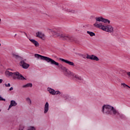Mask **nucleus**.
<instances>
[{
    "instance_id": "nucleus-1",
    "label": "nucleus",
    "mask_w": 130,
    "mask_h": 130,
    "mask_svg": "<svg viewBox=\"0 0 130 130\" xmlns=\"http://www.w3.org/2000/svg\"><path fill=\"white\" fill-rule=\"evenodd\" d=\"M102 112L106 115L118 116L120 118H124V115L121 114L114 107L109 105H104L102 108Z\"/></svg>"
},
{
    "instance_id": "nucleus-2",
    "label": "nucleus",
    "mask_w": 130,
    "mask_h": 130,
    "mask_svg": "<svg viewBox=\"0 0 130 130\" xmlns=\"http://www.w3.org/2000/svg\"><path fill=\"white\" fill-rule=\"evenodd\" d=\"M35 57H36L37 58H40V59H42V60H45V61H47V62L48 63H50L51 64L57 66V67H58V68L62 69V71H64L65 72L68 70V69H67L66 67H63V66L61 64L59 65V63H58V62L55 61L54 60L51 59V58H49V57L42 56L38 54H35Z\"/></svg>"
},
{
    "instance_id": "nucleus-3",
    "label": "nucleus",
    "mask_w": 130,
    "mask_h": 130,
    "mask_svg": "<svg viewBox=\"0 0 130 130\" xmlns=\"http://www.w3.org/2000/svg\"><path fill=\"white\" fill-rule=\"evenodd\" d=\"M93 26L96 27V28L101 29L103 31L109 32V33H112L113 32V27L111 25H104L102 23H98V22H95L93 24Z\"/></svg>"
},
{
    "instance_id": "nucleus-4",
    "label": "nucleus",
    "mask_w": 130,
    "mask_h": 130,
    "mask_svg": "<svg viewBox=\"0 0 130 130\" xmlns=\"http://www.w3.org/2000/svg\"><path fill=\"white\" fill-rule=\"evenodd\" d=\"M6 74L7 76L9 77H12L13 80H20L23 81L24 80H26V78L22 75V74H20L18 72H10L9 71H6Z\"/></svg>"
},
{
    "instance_id": "nucleus-5",
    "label": "nucleus",
    "mask_w": 130,
    "mask_h": 130,
    "mask_svg": "<svg viewBox=\"0 0 130 130\" xmlns=\"http://www.w3.org/2000/svg\"><path fill=\"white\" fill-rule=\"evenodd\" d=\"M54 35L60 37L63 40H68L69 41H73L74 38L70 37L69 35H67L63 33H58L55 31H53Z\"/></svg>"
},
{
    "instance_id": "nucleus-6",
    "label": "nucleus",
    "mask_w": 130,
    "mask_h": 130,
    "mask_svg": "<svg viewBox=\"0 0 130 130\" xmlns=\"http://www.w3.org/2000/svg\"><path fill=\"white\" fill-rule=\"evenodd\" d=\"M86 58L88 59H91V60H96V61H99V58L95 55L87 54Z\"/></svg>"
},
{
    "instance_id": "nucleus-7",
    "label": "nucleus",
    "mask_w": 130,
    "mask_h": 130,
    "mask_svg": "<svg viewBox=\"0 0 130 130\" xmlns=\"http://www.w3.org/2000/svg\"><path fill=\"white\" fill-rule=\"evenodd\" d=\"M25 61H26V59L21 60L20 61V63L23 69H27L28 68H29V67H30V65L26 63Z\"/></svg>"
},
{
    "instance_id": "nucleus-8",
    "label": "nucleus",
    "mask_w": 130,
    "mask_h": 130,
    "mask_svg": "<svg viewBox=\"0 0 130 130\" xmlns=\"http://www.w3.org/2000/svg\"><path fill=\"white\" fill-rule=\"evenodd\" d=\"M120 74L121 76L123 77V78H126L127 75V76H128V77H130V72H128L126 73V71H125V70H121L120 71Z\"/></svg>"
},
{
    "instance_id": "nucleus-9",
    "label": "nucleus",
    "mask_w": 130,
    "mask_h": 130,
    "mask_svg": "<svg viewBox=\"0 0 130 130\" xmlns=\"http://www.w3.org/2000/svg\"><path fill=\"white\" fill-rule=\"evenodd\" d=\"M59 60H61V61H63V62H65L66 63H67V64H69V66H72L73 67H75V64L73 63V62L69 61L68 60H66L61 58H60Z\"/></svg>"
},
{
    "instance_id": "nucleus-10",
    "label": "nucleus",
    "mask_w": 130,
    "mask_h": 130,
    "mask_svg": "<svg viewBox=\"0 0 130 130\" xmlns=\"http://www.w3.org/2000/svg\"><path fill=\"white\" fill-rule=\"evenodd\" d=\"M17 102H16V101H14V100H12L10 102V105L9 106V108L8 109V110H9L10 109V108H12V107H15V106H17Z\"/></svg>"
},
{
    "instance_id": "nucleus-11",
    "label": "nucleus",
    "mask_w": 130,
    "mask_h": 130,
    "mask_svg": "<svg viewBox=\"0 0 130 130\" xmlns=\"http://www.w3.org/2000/svg\"><path fill=\"white\" fill-rule=\"evenodd\" d=\"M48 110H49V104L48 102H46L44 107V113H47L48 112Z\"/></svg>"
},
{
    "instance_id": "nucleus-12",
    "label": "nucleus",
    "mask_w": 130,
    "mask_h": 130,
    "mask_svg": "<svg viewBox=\"0 0 130 130\" xmlns=\"http://www.w3.org/2000/svg\"><path fill=\"white\" fill-rule=\"evenodd\" d=\"M64 75L66 77H71V76H74V73L71 72L68 69H67L64 73Z\"/></svg>"
},
{
    "instance_id": "nucleus-13",
    "label": "nucleus",
    "mask_w": 130,
    "mask_h": 130,
    "mask_svg": "<svg viewBox=\"0 0 130 130\" xmlns=\"http://www.w3.org/2000/svg\"><path fill=\"white\" fill-rule=\"evenodd\" d=\"M29 40L31 42V43H33L35 45L36 47H38V46H39V43H38L37 41L31 39H29Z\"/></svg>"
},
{
    "instance_id": "nucleus-14",
    "label": "nucleus",
    "mask_w": 130,
    "mask_h": 130,
    "mask_svg": "<svg viewBox=\"0 0 130 130\" xmlns=\"http://www.w3.org/2000/svg\"><path fill=\"white\" fill-rule=\"evenodd\" d=\"M74 78L77 79L78 81H80V82H81V83H84V79H83V77L79 76V75H75Z\"/></svg>"
},
{
    "instance_id": "nucleus-15",
    "label": "nucleus",
    "mask_w": 130,
    "mask_h": 130,
    "mask_svg": "<svg viewBox=\"0 0 130 130\" xmlns=\"http://www.w3.org/2000/svg\"><path fill=\"white\" fill-rule=\"evenodd\" d=\"M36 37H38V38H41L42 39L43 37H44V35L42 32L38 31L36 33Z\"/></svg>"
},
{
    "instance_id": "nucleus-16",
    "label": "nucleus",
    "mask_w": 130,
    "mask_h": 130,
    "mask_svg": "<svg viewBox=\"0 0 130 130\" xmlns=\"http://www.w3.org/2000/svg\"><path fill=\"white\" fill-rule=\"evenodd\" d=\"M48 91H49V93L52 95H55V90L51 88H48Z\"/></svg>"
},
{
    "instance_id": "nucleus-17",
    "label": "nucleus",
    "mask_w": 130,
    "mask_h": 130,
    "mask_svg": "<svg viewBox=\"0 0 130 130\" xmlns=\"http://www.w3.org/2000/svg\"><path fill=\"white\" fill-rule=\"evenodd\" d=\"M96 22L95 23H98V22H103V17H95Z\"/></svg>"
},
{
    "instance_id": "nucleus-18",
    "label": "nucleus",
    "mask_w": 130,
    "mask_h": 130,
    "mask_svg": "<svg viewBox=\"0 0 130 130\" xmlns=\"http://www.w3.org/2000/svg\"><path fill=\"white\" fill-rule=\"evenodd\" d=\"M33 86V85L32 84V83H27L24 85H23L22 87L23 88H32V86Z\"/></svg>"
},
{
    "instance_id": "nucleus-19",
    "label": "nucleus",
    "mask_w": 130,
    "mask_h": 130,
    "mask_svg": "<svg viewBox=\"0 0 130 130\" xmlns=\"http://www.w3.org/2000/svg\"><path fill=\"white\" fill-rule=\"evenodd\" d=\"M103 22L106 23V24H110V21L107 19L103 18Z\"/></svg>"
},
{
    "instance_id": "nucleus-20",
    "label": "nucleus",
    "mask_w": 130,
    "mask_h": 130,
    "mask_svg": "<svg viewBox=\"0 0 130 130\" xmlns=\"http://www.w3.org/2000/svg\"><path fill=\"white\" fill-rule=\"evenodd\" d=\"M61 96L63 97V98H64L66 100L70 98V95L67 94H62Z\"/></svg>"
},
{
    "instance_id": "nucleus-21",
    "label": "nucleus",
    "mask_w": 130,
    "mask_h": 130,
    "mask_svg": "<svg viewBox=\"0 0 130 130\" xmlns=\"http://www.w3.org/2000/svg\"><path fill=\"white\" fill-rule=\"evenodd\" d=\"M87 34H89L91 37H93V36H95V33L92 32V31H87Z\"/></svg>"
},
{
    "instance_id": "nucleus-22",
    "label": "nucleus",
    "mask_w": 130,
    "mask_h": 130,
    "mask_svg": "<svg viewBox=\"0 0 130 130\" xmlns=\"http://www.w3.org/2000/svg\"><path fill=\"white\" fill-rule=\"evenodd\" d=\"M28 104L29 105H31L32 104V101H31V99H30V98H27L26 99Z\"/></svg>"
},
{
    "instance_id": "nucleus-23",
    "label": "nucleus",
    "mask_w": 130,
    "mask_h": 130,
    "mask_svg": "<svg viewBox=\"0 0 130 130\" xmlns=\"http://www.w3.org/2000/svg\"><path fill=\"white\" fill-rule=\"evenodd\" d=\"M66 11L67 12H69V13H72L73 14H75V13H76V11H75V10H73L71 9H67Z\"/></svg>"
},
{
    "instance_id": "nucleus-24",
    "label": "nucleus",
    "mask_w": 130,
    "mask_h": 130,
    "mask_svg": "<svg viewBox=\"0 0 130 130\" xmlns=\"http://www.w3.org/2000/svg\"><path fill=\"white\" fill-rule=\"evenodd\" d=\"M55 92L56 95H60V94H61V92H60L59 90L56 91Z\"/></svg>"
},
{
    "instance_id": "nucleus-25",
    "label": "nucleus",
    "mask_w": 130,
    "mask_h": 130,
    "mask_svg": "<svg viewBox=\"0 0 130 130\" xmlns=\"http://www.w3.org/2000/svg\"><path fill=\"white\" fill-rule=\"evenodd\" d=\"M0 101H6V99L3 98V97L0 95Z\"/></svg>"
},
{
    "instance_id": "nucleus-26",
    "label": "nucleus",
    "mask_w": 130,
    "mask_h": 130,
    "mask_svg": "<svg viewBox=\"0 0 130 130\" xmlns=\"http://www.w3.org/2000/svg\"><path fill=\"white\" fill-rule=\"evenodd\" d=\"M121 85L123 86L124 88H125V87H128V85L125 84V83H121Z\"/></svg>"
},
{
    "instance_id": "nucleus-27",
    "label": "nucleus",
    "mask_w": 130,
    "mask_h": 130,
    "mask_svg": "<svg viewBox=\"0 0 130 130\" xmlns=\"http://www.w3.org/2000/svg\"><path fill=\"white\" fill-rule=\"evenodd\" d=\"M5 87H11V84L8 83V84H5Z\"/></svg>"
},
{
    "instance_id": "nucleus-28",
    "label": "nucleus",
    "mask_w": 130,
    "mask_h": 130,
    "mask_svg": "<svg viewBox=\"0 0 130 130\" xmlns=\"http://www.w3.org/2000/svg\"><path fill=\"white\" fill-rule=\"evenodd\" d=\"M20 33H24V34H25V35H26V36H27V33H26L25 31H20Z\"/></svg>"
},
{
    "instance_id": "nucleus-29",
    "label": "nucleus",
    "mask_w": 130,
    "mask_h": 130,
    "mask_svg": "<svg viewBox=\"0 0 130 130\" xmlns=\"http://www.w3.org/2000/svg\"><path fill=\"white\" fill-rule=\"evenodd\" d=\"M13 56H15V57H16V58L19 57V55H18L13 54Z\"/></svg>"
},
{
    "instance_id": "nucleus-30",
    "label": "nucleus",
    "mask_w": 130,
    "mask_h": 130,
    "mask_svg": "<svg viewBox=\"0 0 130 130\" xmlns=\"http://www.w3.org/2000/svg\"><path fill=\"white\" fill-rule=\"evenodd\" d=\"M14 89V88H13V87H11L10 89H9V91H12Z\"/></svg>"
},
{
    "instance_id": "nucleus-31",
    "label": "nucleus",
    "mask_w": 130,
    "mask_h": 130,
    "mask_svg": "<svg viewBox=\"0 0 130 130\" xmlns=\"http://www.w3.org/2000/svg\"><path fill=\"white\" fill-rule=\"evenodd\" d=\"M82 56L83 58H86V55H82Z\"/></svg>"
},
{
    "instance_id": "nucleus-32",
    "label": "nucleus",
    "mask_w": 130,
    "mask_h": 130,
    "mask_svg": "<svg viewBox=\"0 0 130 130\" xmlns=\"http://www.w3.org/2000/svg\"><path fill=\"white\" fill-rule=\"evenodd\" d=\"M3 83V79H0V84H2Z\"/></svg>"
},
{
    "instance_id": "nucleus-33",
    "label": "nucleus",
    "mask_w": 130,
    "mask_h": 130,
    "mask_svg": "<svg viewBox=\"0 0 130 130\" xmlns=\"http://www.w3.org/2000/svg\"><path fill=\"white\" fill-rule=\"evenodd\" d=\"M0 22H2V19L0 18Z\"/></svg>"
},
{
    "instance_id": "nucleus-34",
    "label": "nucleus",
    "mask_w": 130,
    "mask_h": 130,
    "mask_svg": "<svg viewBox=\"0 0 130 130\" xmlns=\"http://www.w3.org/2000/svg\"><path fill=\"white\" fill-rule=\"evenodd\" d=\"M19 130H23V129H19Z\"/></svg>"
},
{
    "instance_id": "nucleus-35",
    "label": "nucleus",
    "mask_w": 130,
    "mask_h": 130,
    "mask_svg": "<svg viewBox=\"0 0 130 130\" xmlns=\"http://www.w3.org/2000/svg\"><path fill=\"white\" fill-rule=\"evenodd\" d=\"M15 36H17V34H15Z\"/></svg>"
},
{
    "instance_id": "nucleus-36",
    "label": "nucleus",
    "mask_w": 130,
    "mask_h": 130,
    "mask_svg": "<svg viewBox=\"0 0 130 130\" xmlns=\"http://www.w3.org/2000/svg\"><path fill=\"white\" fill-rule=\"evenodd\" d=\"M128 88H129V89H130V87L129 86H128Z\"/></svg>"
},
{
    "instance_id": "nucleus-37",
    "label": "nucleus",
    "mask_w": 130,
    "mask_h": 130,
    "mask_svg": "<svg viewBox=\"0 0 130 130\" xmlns=\"http://www.w3.org/2000/svg\"><path fill=\"white\" fill-rule=\"evenodd\" d=\"M55 57H56V56H55Z\"/></svg>"
},
{
    "instance_id": "nucleus-38",
    "label": "nucleus",
    "mask_w": 130,
    "mask_h": 130,
    "mask_svg": "<svg viewBox=\"0 0 130 130\" xmlns=\"http://www.w3.org/2000/svg\"><path fill=\"white\" fill-rule=\"evenodd\" d=\"M0 112H1V110H0Z\"/></svg>"
}]
</instances>
